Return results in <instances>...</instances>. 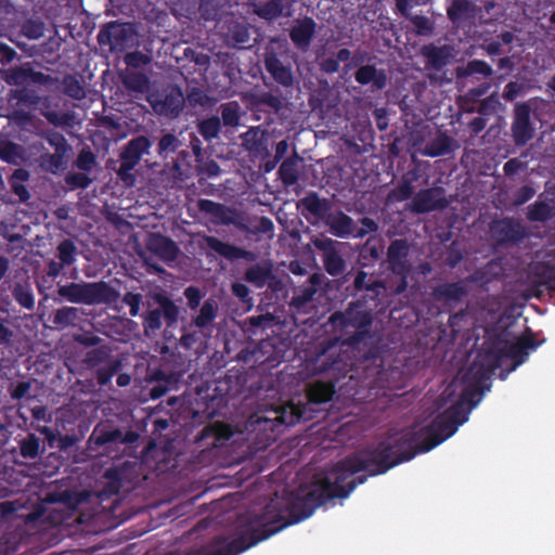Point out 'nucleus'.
Masks as SVG:
<instances>
[{
	"instance_id": "f257e3e1",
	"label": "nucleus",
	"mask_w": 555,
	"mask_h": 555,
	"mask_svg": "<svg viewBox=\"0 0 555 555\" xmlns=\"http://www.w3.org/2000/svg\"><path fill=\"white\" fill-rule=\"evenodd\" d=\"M57 293L70 302L83 305L108 304L118 298V293L104 282L70 283L60 286Z\"/></svg>"
},
{
	"instance_id": "f03ea898",
	"label": "nucleus",
	"mask_w": 555,
	"mask_h": 555,
	"mask_svg": "<svg viewBox=\"0 0 555 555\" xmlns=\"http://www.w3.org/2000/svg\"><path fill=\"white\" fill-rule=\"evenodd\" d=\"M331 321L339 322L347 331L354 330L353 341H358L367 333L372 318L360 305H353L345 313L333 314Z\"/></svg>"
},
{
	"instance_id": "7ed1b4c3",
	"label": "nucleus",
	"mask_w": 555,
	"mask_h": 555,
	"mask_svg": "<svg viewBox=\"0 0 555 555\" xmlns=\"http://www.w3.org/2000/svg\"><path fill=\"white\" fill-rule=\"evenodd\" d=\"M98 38L101 44L108 43L111 50L116 51H122L137 43L135 33L129 24H111Z\"/></svg>"
},
{
	"instance_id": "20e7f679",
	"label": "nucleus",
	"mask_w": 555,
	"mask_h": 555,
	"mask_svg": "<svg viewBox=\"0 0 555 555\" xmlns=\"http://www.w3.org/2000/svg\"><path fill=\"white\" fill-rule=\"evenodd\" d=\"M201 211L211 216V222L216 224H233L241 230H248L244 218L235 209L225 207L218 203L202 199L198 204Z\"/></svg>"
},
{
	"instance_id": "39448f33",
	"label": "nucleus",
	"mask_w": 555,
	"mask_h": 555,
	"mask_svg": "<svg viewBox=\"0 0 555 555\" xmlns=\"http://www.w3.org/2000/svg\"><path fill=\"white\" fill-rule=\"evenodd\" d=\"M149 102L156 113L177 116L183 107L184 96L180 89L170 88L165 95L151 94Z\"/></svg>"
},
{
	"instance_id": "423d86ee",
	"label": "nucleus",
	"mask_w": 555,
	"mask_h": 555,
	"mask_svg": "<svg viewBox=\"0 0 555 555\" xmlns=\"http://www.w3.org/2000/svg\"><path fill=\"white\" fill-rule=\"evenodd\" d=\"M447 204L448 202L443 190L435 188L417 193L412 203V210L416 212H427L434 209L443 208Z\"/></svg>"
},
{
	"instance_id": "0eeeda50",
	"label": "nucleus",
	"mask_w": 555,
	"mask_h": 555,
	"mask_svg": "<svg viewBox=\"0 0 555 555\" xmlns=\"http://www.w3.org/2000/svg\"><path fill=\"white\" fill-rule=\"evenodd\" d=\"M313 245L324 254V266L326 271L332 274H338L344 271L345 263L334 247V241L331 238H314Z\"/></svg>"
},
{
	"instance_id": "6e6552de",
	"label": "nucleus",
	"mask_w": 555,
	"mask_h": 555,
	"mask_svg": "<svg viewBox=\"0 0 555 555\" xmlns=\"http://www.w3.org/2000/svg\"><path fill=\"white\" fill-rule=\"evenodd\" d=\"M146 250L165 262L173 261L178 254L177 245L160 234H152L146 242Z\"/></svg>"
},
{
	"instance_id": "1a4fd4ad",
	"label": "nucleus",
	"mask_w": 555,
	"mask_h": 555,
	"mask_svg": "<svg viewBox=\"0 0 555 555\" xmlns=\"http://www.w3.org/2000/svg\"><path fill=\"white\" fill-rule=\"evenodd\" d=\"M529 116L530 107L527 104L516 105L513 134L517 144H525L532 138V128L529 122Z\"/></svg>"
},
{
	"instance_id": "9d476101",
	"label": "nucleus",
	"mask_w": 555,
	"mask_h": 555,
	"mask_svg": "<svg viewBox=\"0 0 555 555\" xmlns=\"http://www.w3.org/2000/svg\"><path fill=\"white\" fill-rule=\"evenodd\" d=\"M203 241L208 248L212 249L214 251H216L217 254H219L220 256H222L227 259H230V260H234V259H238V258H246L248 260L256 259V256L253 253L244 250L234 245L224 243L215 236L206 235L203 237Z\"/></svg>"
},
{
	"instance_id": "9b49d317",
	"label": "nucleus",
	"mask_w": 555,
	"mask_h": 555,
	"mask_svg": "<svg viewBox=\"0 0 555 555\" xmlns=\"http://www.w3.org/2000/svg\"><path fill=\"white\" fill-rule=\"evenodd\" d=\"M49 142L55 146V153L42 156L41 166L50 172H56L65 165L64 157L68 147L65 140L60 135L50 138Z\"/></svg>"
},
{
	"instance_id": "f8f14e48",
	"label": "nucleus",
	"mask_w": 555,
	"mask_h": 555,
	"mask_svg": "<svg viewBox=\"0 0 555 555\" xmlns=\"http://www.w3.org/2000/svg\"><path fill=\"white\" fill-rule=\"evenodd\" d=\"M150 145V141L145 137L131 140L121 154V164H125L126 168H134L139 164L142 154L147 152Z\"/></svg>"
},
{
	"instance_id": "ddd939ff",
	"label": "nucleus",
	"mask_w": 555,
	"mask_h": 555,
	"mask_svg": "<svg viewBox=\"0 0 555 555\" xmlns=\"http://www.w3.org/2000/svg\"><path fill=\"white\" fill-rule=\"evenodd\" d=\"M314 30V21L306 17L295 23L291 30V38L297 47L305 49L309 46Z\"/></svg>"
},
{
	"instance_id": "4468645a",
	"label": "nucleus",
	"mask_w": 555,
	"mask_h": 555,
	"mask_svg": "<svg viewBox=\"0 0 555 555\" xmlns=\"http://www.w3.org/2000/svg\"><path fill=\"white\" fill-rule=\"evenodd\" d=\"M356 80L361 85L372 83L375 88L382 89L386 86V75L372 65L360 67L356 73Z\"/></svg>"
},
{
	"instance_id": "2eb2a0df",
	"label": "nucleus",
	"mask_w": 555,
	"mask_h": 555,
	"mask_svg": "<svg viewBox=\"0 0 555 555\" xmlns=\"http://www.w3.org/2000/svg\"><path fill=\"white\" fill-rule=\"evenodd\" d=\"M266 67L273 77L284 86H289L293 81L292 73L283 66L273 52H267L264 59Z\"/></svg>"
},
{
	"instance_id": "dca6fc26",
	"label": "nucleus",
	"mask_w": 555,
	"mask_h": 555,
	"mask_svg": "<svg viewBox=\"0 0 555 555\" xmlns=\"http://www.w3.org/2000/svg\"><path fill=\"white\" fill-rule=\"evenodd\" d=\"M333 234L337 236H347L353 231L352 219L341 211L331 214L326 220Z\"/></svg>"
},
{
	"instance_id": "f3484780",
	"label": "nucleus",
	"mask_w": 555,
	"mask_h": 555,
	"mask_svg": "<svg viewBox=\"0 0 555 555\" xmlns=\"http://www.w3.org/2000/svg\"><path fill=\"white\" fill-rule=\"evenodd\" d=\"M272 274V263L262 261L250 267L245 273V280L256 287H262Z\"/></svg>"
},
{
	"instance_id": "a211bd4d",
	"label": "nucleus",
	"mask_w": 555,
	"mask_h": 555,
	"mask_svg": "<svg viewBox=\"0 0 555 555\" xmlns=\"http://www.w3.org/2000/svg\"><path fill=\"white\" fill-rule=\"evenodd\" d=\"M219 305L214 298L204 301L197 315L194 318V324L199 328H205L210 325L217 318Z\"/></svg>"
},
{
	"instance_id": "6ab92c4d",
	"label": "nucleus",
	"mask_w": 555,
	"mask_h": 555,
	"mask_svg": "<svg viewBox=\"0 0 555 555\" xmlns=\"http://www.w3.org/2000/svg\"><path fill=\"white\" fill-rule=\"evenodd\" d=\"M308 404L297 405L294 403L281 408L276 420L286 425H293L301 418H309L307 415Z\"/></svg>"
},
{
	"instance_id": "aec40b11",
	"label": "nucleus",
	"mask_w": 555,
	"mask_h": 555,
	"mask_svg": "<svg viewBox=\"0 0 555 555\" xmlns=\"http://www.w3.org/2000/svg\"><path fill=\"white\" fill-rule=\"evenodd\" d=\"M242 146L254 153L261 154L266 149L263 144V132L258 128H251L241 135Z\"/></svg>"
},
{
	"instance_id": "412c9836",
	"label": "nucleus",
	"mask_w": 555,
	"mask_h": 555,
	"mask_svg": "<svg viewBox=\"0 0 555 555\" xmlns=\"http://www.w3.org/2000/svg\"><path fill=\"white\" fill-rule=\"evenodd\" d=\"M334 393V388L332 384L326 383H314L311 384L308 388V400L309 403H324L332 399Z\"/></svg>"
},
{
	"instance_id": "4be33fe9",
	"label": "nucleus",
	"mask_w": 555,
	"mask_h": 555,
	"mask_svg": "<svg viewBox=\"0 0 555 555\" xmlns=\"http://www.w3.org/2000/svg\"><path fill=\"white\" fill-rule=\"evenodd\" d=\"M473 4L468 0H453L448 15L453 22H461L470 16Z\"/></svg>"
},
{
	"instance_id": "5701e85b",
	"label": "nucleus",
	"mask_w": 555,
	"mask_h": 555,
	"mask_svg": "<svg viewBox=\"0 0 555 555\" xmlns=\"http://www.w3.org/2000/svg\"><path fill=\"white\" fill-rule=\"evenodd\" d=\"M475 74H480L487 77L492 74V68L486 62L475 60L469 62L466 66L459 67L457 69V75L462 77H467Z\"/></svg>"
},
{
	"instance_id": "b1692460",
	"label": "nucleus",
	"mask_w": 555,
	"mask_h": 555,
	"mask_svg": "<svg viewBox=\"0 0 555 555\" xmlns=\"http://www.w3.org/2000/svg\"><path fill=\"white\" fill-rule=\"evenodd\" d=\"M124 85L135 92H145L147 90L149 80L142 74L129 73L124 76Z\"/></svg>"
},
{
	"instance_id": "393cba45",
	"label": "nucleus",
	"mask_w": 555,
	"mask_h": 555,
	"mask_svg": "<svg viewBox=\"0 0 555 555\" xmlns=\"http://www.w3.org/2000/svg\"><path fill=\"white\" fill-rule=\"evenodd\" d=\"M408 254V244L402 240H396L388 249V258L393 267L399 266Z\"/></svg>"
},
{
	"instance_id": "a878e982",
	"label": "nucleus",
	"mask_w": 555,
	"mask_h": 555,
	"mask_svg": "<svg viewBox=\"0 0 555 555\" xmlns=\"http://www.w3.org/2000/svg\"><path fill=\"white\" fill-rule=\"evenodd\" d=\"M133 439H134L133 434H128L126 437H124L122 433L119 429H114V430L101 431L96 436L95 442L98 444H104V443L114 442V441L127 442V441H132Z\"/></svg>"
},
{
	"instance_id": "bb28decb",
	"label": "nucleus",
	"mask_w": 555,
	"mask_h": 555,
	"mask_svg": "<svg viewBox=\"0 0 555 555\" xmlns=\"http://www.w3.org/2000/svg\"><path fill=\"white\" fill-rule=\"evenodd\" d=\"M0 158L8 162L17 164L21 158L20 147L8 141H0Z\"/></svg>"
},
{
	"instance_id": "cd10ccee",
	"label": "nucleus",
	"mask_w": 555,
	"mask_h": 555,
	"mask_svg": "<svg viewBox=\"0 0 555 555\" xmlns=\"http://www.w3.org/2000/svg\"><path fill=\"white\" fill-rule=\"evenodd\" d=\"M60 261L64 266H69L75 261L76 246L73 242L65 240L57 246Z\"/></svg>"
},
{
	"instance_id": "c85d7f7f",
	"label": "nucleus",
	"mask_w": 555,
	"mask_h": 555,
	"mask_svg": "<svg viewBox=\"0 0 555 555\" xmlns=\"http://www.w3.org/2000/svg\"><path fill=\"white\" fill-rule=\"evenodd\" d=\"M39 439L35 435H29L22 443H21V454L24 457L35 459L39 454Z\"/></svg>"
},
{
	"instance_id": "c756f323",
	"label": "nucleus",
	"mask_w": 555,
	"mask_h": 555,
	"mask_svg": "<svg viewBox=\"0 0 555 555\" xmlns=\"http://www.w3.org/2000/svg\"><path fill=\"white\" fill-rule=\"evenodd\" d=\"M279 172L281 179L286 184H294L297 181L298 172L296 168V163L293 160L287 159L283 162Z\"/></svg>"
},
{
	"instance_id": "7c9ffc66",
	"label": "nucleus",
	"mask_w": 555,
	"mask_h": 555,
	"mask_svg": "<svg viewBox=\"0 0 555 555\" xmlns=\"http://www.w3.org/2000/svg\"><path fill=\"white\" fill-rule=\"evenodd\" d=\"M76 318H77V309L73 308V307H65V308L56 310V312L54 314L53 322L56 325L67 326L69 324L74 323Z\"/></svg>"
},
{
	"instance_id": "2f4dec72",
	"label": "nucleus",
	"mask_w": 555,
	"mask_h": 555,
	"mask_svg": "<svg viewBox=\"0 0 555 555\" xmlns=\"http://www.w3.org/2000/svg\"><path fill=\"white\" fill-rule=\"evenodd\" d=\"M219 129L220 120L218 117L206 119L199 124V132L207 140L216 138L219 133Z\"/></svg>"
},
{
	"instance_id": "473e14b6",
	"label": "nucleus",
	"mask_w": 555,
	"mask_h": 555,
	"mask_svg": "<svg viewBox=\"0 0 555 555\" xmlns=\"http://www.w3.org/2000/svg\"><path fill=\"white\" fill-rule=\"evenodd\" d=\"M14 297L15 299L26 309H31L34 307V296L30 289L24 285H16L14 287Z\"/></svg>"
},
{
	"instance_id": "72a5a7b5",
	"label": "nucleus",
	"mask_w": 555,
	"mask_h": 555,
	"mask_svg": "<svg viewBox=\"0 0 555 555\" xmlns=\"http://www.w3.org/2000/svg\"><path fill=\"white\" fill-rule=\"evenodd\" d=\"M283 5L280 0L269 1L258 10V14L266 20H273L282 14Z\"/></svg>"
},
{
	"instance_id": "f704fd0d",
	"label": "nucleus",
	"mask_w": 555,
	"mask_h": 555,
	"mask_svg": "<svg viewBox=\"0 0 555 555\" xmlns=\"http://www.w3.org/2000/svg\"><path fill=\"white\" fill-rule=\"evenodd\" d=\"M327 350H324L321 354H319L314 360L308 362L307 370L308 372L305 374V377L312 376L325 371L332 363L323 360Z\"/></svg>"
},
{
	"instance_id": "c9c22d12",
	"label": "nucleus",
	"mask_w": 555,
	"mask_h": 555,
	"mask_svg": "<svg viewBox=\"0 0 555 555\" xmlns=\"http://www.w3.org/2000/svg\"><path fill=\"white\" fill-rule=\"evenodd\" d=\"M550 214L551 209L548 205L544 203H537L530 206L528 210V217L533 221H543L550 216Z\"/></svg>"
},
{
	"instance_id": "e433bc0d",
	"label": "nucleus",
	"mask_w": 555,
	"mask_h": 555,
	"mask_svg": "<svg viewBox=\"0 0 555 555\" xmlns=\"http://www.w3.org/2000/svg\"><path fill=\"white\" fill-rule=\"evenodd\" d=\"M95 164V156L90 151H81L76 159L77 168L82 171H91Z\"/></svg>"
},
{
	"instance_id": "4c0bfd02",
	"label": "nucleus",
	"mask_w": 555,
	"mask_h": 555,
	"mask_svg": "<svg viewBox=\"0 0 555 555\" xmlns=\"http://www.w3.org/2000/svg\"><path fill=\"white\" fill-rule=\"evenodd\" d=\"M66 183L72 188H87L91 183V179L86 173H67Z\"/></svg>"
},
{
	"instance_id": "58836bf2",
	"label": "nucleus",
	"mask_w": 555,
	"mask_h": 555,
	"mask_svg": "<svg viewBox=\"0 0 555 555\" xmlns=\"http://www.w3.org/2000/svg\"><path fill=\"white\" fill-rule=\"evenodd\" d=\"M222 120L227 126H236L238 124V113L236 105L227 104L223 106Z\"/></svg>"
},
{
	"instance_id": "ea45409f",
	"label": "nucleus",
	"mask_w": 555,
	"mask_h": 555,
	"mask_svg": "<svg viewBox=\"0 0 555 555\" xmlns=\"http://www.w3.org/2000/svg\"><path fill=\"white\" fill-rule=\"evenodd\" d=\"M449 138L439 137L433 142L430 149L427 151V154L430 156L441 155L449 149Z\"/></svg>"
},
{
	"instance_id": "a19ab883",
	"label": "nucleus",
	"mask_w": 555,
	"mask_h": 555,
	"mask_svg": "<svg viewBox=\"0 0 555 555\" xmlns=\"http://www.w3.org/2000/svg\"><path fill=\"white\" fill-rule=\"evenodd\" d=\"M184 296L188 299V306L190 309L194 310L199 306L202 294L198 288L194 286H189L184 289Z\"/></svg>"
},
{
	"instance_id": "79ce46f5",
	"label": "nucleus",
	"mask_w": 555,
	"mask_h": 555,
	"mask_svg": "<svg viewBox=\"0 0 555 555\" xmlns=\"http://www.w3.org/2000/svg\"><path fill=\"white\" fill-rule=\"evenodd\" d=\"M160 310H152L150 311L146 317H145V320H144V326H145V330H152V331H156V330H159L160 326H162V320H160Z\"/></svg>"
},
{
	"instance_id": "37998d69",
	"label": "nucleus",
	"mask_w": 555,
	"mask_h": 555,
	"mask_svg": "<svg viewBox=\"0 0 555 555\" xmlns=\"http://www.w3.org/2000/svg\"><path fill=\"white\" fill-rule=\"evenodd\" d=\"M150 62V59L142 52H131L125 55V63L132 67H140Z\"/></svg>"
},
{
	"instance_id": "c03bdc74",
	"label": "nucleus",
	"mask_w": 555,
	"mask_h": 555,
	"mask_svg": "<svg viewBox=\"0 0 555 555\" xmlns=\"http://www.w3.org/2000/svg\"><path fill=\"white\" fill-rule=\"evenodd\" d=\"M141 299H142L141 295L133 294V293H127L124 296V302L130 307V314L132 317H135L139 314Z\"/></svg>"
},
{
	"instance_id": "a18cd8bd",
	"label": "nucleus",
	"mask_w": 555,
	"mask_h": 555,
	"mask_svg": "<svg viewBox=\"0 0 555 555\" xmlns=\"http://www.w3.org/2000/svg\"><path fill=\"white\" fill-rule=\"evenodd\" d=\"M412 194V186L410 183H403L398 189L393 190L390 195L389 199L395 202H400L409 198Z\"/></svg>"
},
{
	"instance_id": "49530a36",
	"label": "nucleus",
	"mask_w": 555,
	"mask_h": 555,
	"mask_svg": "<svg viewBox=\"0 0 555 555\" xmlns=\"http://www.w3.org/2000/svg\"><path fill=\"white\" fill-rule=\"evenodd\" d=\"M160 312L164 314L169 325L177 322L179 308L171 300L169 302H165V306L160 309Z\"/></svg>"
},
{
	"instance_id": "de8ad7c7",
	"label": "nucleus",
	"mask_w": 555,
	"mask_h": 555,
	"mask_svg": "<svg viewBox=\"0 0 555 555\" xmlns=\"http://www.w3.org/2000/svg\"><path fill=\"white\" fill-rule=\"evenodd\" d=\"M178 147V139L173 134H166L159 142V153L173 152Z\"/></svg>"
},
{
	"instance_id": "09e8293b",
	"label": "nucleus",
	"mask_w": 555,
	"mask_h": 555,
	"mask_svg": "<svg viewBox=\"0 0 555 555\" xmlns=\"http://www.w3.org/2000/svg\"><path fill=\"white\" fill-rule=\"evenodd\" d=\"M23 33L30 39H38L43 35V26L40 23H27L23 27Z\"/></svg>"
},
{
	"instance_id": "8fccbe9b",
	"label": "nucleus",
	"mask_w": 555,
	"mask_h": 555,
	"mask_svg": "<svg viewBox=\"0 0 555 555\" xmlns=\"http://www.w3.org/2000/svg\"><path fill=\"white\" fill-rule=\"evenodd\" d=\"M273 230L272 221L267 217H260L257 221V224L250 232L253 233H269ZM249 231V229L247 230Z\"/></svg>"
},
{
	"instance_id": "3c124183",
	"label": "nucleus",
	"mask_w": 555,
	"mask_h": 555,
	"mask_svg": "<svg viewBox=\"0 0 555 555\" xmlns=\"http://www.w3.org/2000/svg\"><path fill=\"white\" fill-rule=\"evenodd\" d=\"M464 293L463 286L459 284L447 285L441 288V294L452 299L460 298Z\"/></svg>"
},
{
	"instance_id": "603ef678",
	"label": "nucleus",
	"mask_w": 555,
	"mask_h": 555,
	"mask_svg": "<svg viewBox=\"0 0 555 555\" xmlns=\"http://www.w3.org/2000/svg\"><path fill=\"white\" fill-rule=\"evenodd\" d=\"M133 168H126L125 164H120V167L117 171L118 177L120 180L128 186H131L134 184L135 178L130 172Z\"/></svg>"
},
{
	"instance_id": "864d4df0",
	"label": "nucleus",
	"mask_w": 555,
	"mask_h": 555,
	"mask_svg": "<svg viewBox=\"0 0 555 555\" xmlns=\"http://www.w3.org/2000/svg\"><path fill=\"white\" fill-rule=\"evenodd\" d=\"M361 224H362V227L357 233L358 237H363L364 235H366L369 233L375 232L378 228L376 222L370 218H363L361 220Z\"/></svg>"
},
{
	"instance_id": "5fc2aeb1",
	"label": "nucleus",
	"mask_w": 555,
	"mask_h": 555,
	"mask_svg": "<svg viewBox=\"0 0 555 555\" xmlns=\"http://www.w3.org/2000/svg\"><path fill=\"white\" fill-rule=\"evenodd\" d=\"M315 291L312 287L306 288L301 292V294L296 295L293 298V304L297 307H300L305 305L306 302L310 301L314 295Z\"/></svg>"
},
{
	"instance_id": "6e6d98bb",
	"label": "nucleus",
	"mask_w": 555,
	"mask_h": 555,
	"mask_svg": "<svg viewBox=\"0 0 555 555\" xmlns=\"http://www.w3.org/2000/svg\"><path fill=\"white\" fill-rule=\"evenodd\" d=\"M212 428L218 439H229L233 435L232 428L227 424L216 423Z\"/></svg>"
},
{
	"instance_id": "4d7b16f0",
	"label": "nucleus",
	"mask_w": 555,
	"mask_h": 555,
	"mask_svg": "<svg viewBox=\"0 0 555 555\" xmlns=\"http://www.w3.org/2000/svg\"><path fill=\"white\" fill-rule=\"evenodd\" d=\"M304 205L308 210L315 215H320L322 212V203L314 196L306 197L302 201Z\"/></svg>"
},
{
	"instance_id": "13d9d810",
	"label": "nucleus",
	"mask_w": 555,
	"mask_h": 555,
	"mask_svg": "<svg viewBox=\"0 0 555 555\" xmlns=\"http://www.w3.org/2000/svg\"><path fill=\"white\" fill-rule=\"evenodd\" d=\"M274 320V317L271 313H266L257 317L249 318V324L251 326H266Z\"/></svg>"
},
{
	"instance_id": "bf43d9fd",
	"label": "nucleus",
	"mask_w": 555,
	"mask_h": 555,
	"mask_svg": "<svg viewBox=\"0 0 555 555\" xmlns=\"http://www.w3.org/2000/svg\"><path fill=\"white\" fill-rule=\"evenodd\" d=\"M26 77V70L24 69H12L7 77V81L11 85H20L24 81Z\"/></svg>"
},
{
	"instance_id": "052dcab7",
	"label": "nucleus",
	"mask_w": 555,
	"mask_h": 555,
	"mask_svg": "<svg viewBox=\"0 0 555 555\" xmlns=\"http://www.w3.org/2000/svg\"><path fill=\"white\" fill-rule=\"evenodd\" d=\"M411 20L420 34H426L427 31H429L430 26L426 17L416 15L412 16Z\"/></svg>"
},
{
	"instance_id": "680f3d73",
	"label": "nucleus",
	"mask_w": 555,
	"mask_h": 555,
	"mask_svg": "<svg viewBox=\"0 0 555 555\" xmlns=\"http://www.w3.org/2000/svg\"><path fill=\"white\" fill-rule=\"evenodd\" d=\"M30 390V383L23 382L20 383L11 392L14 399L24 398Z\"/></svg>"
},
{
	"instance_id": "e2e57ef3",
	"label": "nucleus",
	"mask_w": 555,
	"mask_h": 555,
	"mask_svg": "<svg viewBox=\"0 0 555 555\" xmlns=\"http://www.w3.org/2000/svg\"><path fill=\"white\" fill-rule=\"evenodd\" d=\"M424 2V0H397V5H398V9L399 11L408 16V11L411 7L415 5V4H420Z\"/></svg>"
},
{
	"instance_id": "0e129e2a",
	"label": "nucleus",
	"mask_w": 555,
	"mask_h": 555,
	"mask_svg": "<svg viewBox=\"0 0 555 555\" xmlns=\"http://www.w3.org/2000/svg\"><path fill=\"white\" fill-rule=\"evenodd\" d=\"M321 69L325 73H336L339 69L338 61L335 59H326L321 63Z\"/></svg>"
},
{
	"instance_id": "69168bd1",
	"label": "nucleus",
	"mask_w": 555,
	"mask_h": 555,
	"mask_svg": "<svg viewBox=\"0 0 555 555\" xmlns=\"http://www.w3.org/2000/svg\"><path fill=\"white\" fill-rule=\"evenodd\" d=\"M232 292L234 293L235 296L243 300H245L249 295L248 287L242 283H234L232 285Z\"/></svg>"
},
{
	"instance_id": "338daca9",
	"label": "nucleus",
	"mask_w": 555,
	"mask_h": 555,
	"mask_svg": "<svg viewBox=\"0 0 555 555\" xmlns=\"http://www.w3.org/2000/svg\"><path fill=\"white\" fill-rule=\"evenodd\" d=\"M14 193L22 199L26 201L29 195L27 189L21 182H11Z\"/></svg>"
},
{
	"instance_id": "774afa93",
	"label": "nucleus",
	"mask_w": 555,
	"mask_h": 555,
	"mask_svg": "<svg viewBox=\"0 0 555 555\" xmlns=\"http://www.w3.org/2000/svg\"><path fill=\"white\" fill-rule=\"evenodd\" d=\"M367 274L365 272H359L356 280H354V286L358 289L363 288H371L372 284L366 282Z\"/></svg>"
}]
</instances>
